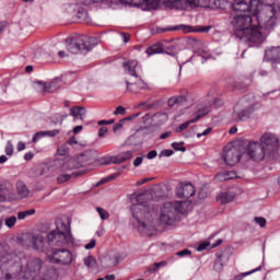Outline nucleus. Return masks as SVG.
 <instances>
[{
	"label": "nucleus",
	"instance_id": "f257e3e1",
	"mask_svg": "<svg viewBox=\"0 0 280 280\" xmlns=\"http://www.w3.org/2000/svg\"><path fill=\"white\" fill-rule=\"evenodd\" d=\"M0 270L7 271L0 280H56L58 275L54 269H43V260L38 257L27 259L24 252L0 254Z\"/></svg>",
	"mask_w": 280,
	"mask_h": 280
},
{
	"label": "nucleus",
	"instance_id": "f03ea898",
	"mask_svg": "<svg viewBox=\"0 0 280 280\" xmlns=\"http://www.w3.org/2000/svg\"><path fill=\"white\" fill-rule=\"evenodd\" d=\"M231 25L234 36L246 43L248 47H261L268 38L259 27L253 26V15L250 14H232Z\"/></svg>",
	"mask_w": 280,
	"mask_h": 280
},
{
	"label": "nucleus",
	"instance_id": "7ed1b4c3",
	"mask_svg": "<svg viewBox=\"0 0 280 280\" xmlns=\"http://www.w3.org/2000/svg\"><path fill=\"white\" fill-rule=\"evenodd\" d=\"M136 202L131 205L130 211L140 233L150 235L156 225L154 223V209L150 207L152 195L141 192L136 196Z\"/></svg>",
	"mask_w": 280,
	"mask_h": 280
},
{
	"label": "nucleus",
	"instance_id": "20e7f679",
	"mask_svg": "<svg viewBox=\"0 0 280 280\" xmlns=\"http://www.w3.org/2000/svg\"><path fill=\"white\" fill-rule=\"evenodd\" d=\"M56 230H52L47 235V245L57 246L58 248H71L75 244V238L71 234V223L69 220H57Z\"/></svg>",
	"mask_w": 280,
	"mask_h": 280
},
{
	"label": "nucleus",
	"instance_id": "39448f33",
	"mask_svg": "<svg viewBox=\"0 0 280 280\" xmlns=\"http://www.w3.org/2000/svg\"><path fill=\"white\" fill-rule=\"evenodd\" d=\"M191 207L190 201L165 202L160 211L159 222L164 226H172L180 220L183 213H187Z\"/></svg>",
	"mask_w": 280,
	"mask_h": 280
},
{
	"label": "nucleus",
	"instance_id": "423d86ee",
	"mask_svg": "<svg viewBox=\"0 0 280 280\" xmlns=\"http://www.w3.org/2000/svg\"><path fill=\"white\" fill-rule=\"evenodd\" d=\"M277 4H265L261 9H256L254 11V18L258 21V30H265L267 32H272L277 25Z\"/></svg>",
	"mask_w": 280,
	"mask_h": 280
},
{
	"label": "nucleus",
	"instance_id": "0eeeda50",
	"mask_svg": "<svg viewBox=\"0 0 280 280\" xmlns=\"http://www.w3.org/2000/svg\"><path fill=\"white\" fill-rule=\"evenodd\" d=\"M255 96L246 95L243 96L234 107L231 115V121L233 124H240L241 121H248L253 113H255Z\"/></svg>",
	"mask_w": 280,
	"mask_h": 280
},
{
	"label": "nucleus",
	"instance_id": "6e6552de",
	"mask_svg": "<svg viewBox=\"0 0 280 280\" xmlns=\"http://www.w3.org/2000/svg\"><path fill=\"white\" fill-rule=\"evenodd\" d=\"M95 162V158L91 154V151H86L79 160L69 159L68 161L55 160L52 165L56 167V173L60 172H72V170H80V167L84 165H93Z\"/></svg>",
	"mask_w": 280,
	"mask_h": 280
},
{
	"label": "nucleus",
	"instance_id": "1a4fd4ad",
	"mask_svg": "<svg viewBox=\"0 0 280 280\" xmlns=\"http://www.w3.org/2000/svg\"><path fill=\"white\" fill-rule=\"evenodd\" d=\"M95 162V158L91 154V151H86L79 160L69 159L68 161L55 160L52 165L56 167V173L60 172H72V170H80V167L84 165H93Z\"/></svg>",
	"mask_w": 280,
	"mask_h": 280
},
{
	"label": "nucleus",
	"instance_id": "9d476101",
	"mask_svg": "<svg viewBox=\"0 0 280 280\" xmlns=\"http://www.w3.org/2000/svg\"><path fill=\"white\" fill-rule=\"evenodd\" d=\"M96 45H100L97 37L80 35L78 38L66 39V47L70 54H80V51H91Z\"/></svg>",
	"mask_w": 280,
	"mask_h": 280
},
{
	"label": "nucleus",
	"instance_id": "9b49d317",
	"mask_svg": "<svg viewBox=\"0 0 280 280\" xmlns=\"http://www.w3.org/2000/svg\"><path fill=\"white\" fill-rule=\"evenodd\" d=\"M259 143L266 151L268 160L277 161V159H279L280 140L279 137H277V135L272 132H265L260 137Z\"/></svg>",
	"mask_w": 280,
	"mask_h": 280
},
{
	"label": "nucleus",
	"instance_id": "f8f14e48",
	"mask_svg": "<svg viewBox=\"0 0 280 280\" xmlns=\"http://www.w3.org/2000/svg\"><path fill=\"white\" fill-rule=\"evenodd\" d=\"M75 254L71 252V249L60 247L51 250V255L48 256V261L69 268V266L75 261Z\"/></svg>",
	"mask_w": 280,
	"mask_h": 280
},
{
	"label": "nucleus",
	"instance_id": "ddd939ff",
	"mask_svg": "<svg viewBox=\"0 0 280 280\" xmlns=\"http://www.w3.org/2000/svg\"><path fill=\"white\" fill-rule=\"evenodd\" d=\"M245 154L255 163H261V161H272L268 160V153L264 150V147L259 141H249L245 148Z\"/></svg>",
	"mask_w": 280,
	"mask_h": 280
},
{
	"label": "nucleus",
	"instance_id": "4468645a",
	"mask_svg": "<svg viewBox=\"0 0 280 280\" xmlns=\"http://www.w3.org/2000/svg\"><path fill=\"white\" fill-rule=\"evenodd\" d=\"M233 12H243L244 14H254L259 10V0H234L231 4Z\"/></svg>",
	"mask_w": 280,
	"mask_h": 280
},
{
	"label": "nucleus",
	"instance_id": "2eb2a0df",
	"mask_svg": "<svg viewBox=\"0 0 280 280\" xmlns=\"http://www.w3.org/2000/svg\"><path fill=\"white\" fill-rule=\"evenodd\" d=\"M65 9L68 14H74L79 23H91V18L89 16V11L82 7L80 3L66 4Z\"/></svg>",
	"mask_w": 280,
	"mask_h": 280
},
{
	"label": "nucleus",
	"instance_id": "dca6fc26",
	"mask_svg": "<svg viewBox=\"0 0 280 280\" xmlns=\"http://www.w3.org/2000/svg\"><path fill=\"white\" fill-rule=\"evenodd\" d=\"M209 113H211V106L209 104L206 106H199L197 109L196 117L179 125V127L175 131L183 132V130H187V128H189L191 124H196V121H199V119H202V117L209 115Z\"/></svg>",
	"mask_w": 280,
	"mask_h": 280
},
{
	"label": "nucleus",
	"instance_id": "f3484780",
	"mask_svg": "<svg viewBox=\"0 0 280 280\" xmlns=\"http://www.w3.org/2000/svg\"><path fill=\"white\" fill-rule=\"evenodd\" d=\"M223 160L226 163V165H229L230 167H233V165L242 161V152H240V149L235 147L230 149H224Z\"/></svg>",
	"mask_w": 280,
	"mask_h": 280
},
{
	"label": "nucleus",
	"instance_id": "a211bd4d",
	"mask_svg": "<svg viewBox=\"0 0 280 280\" xmlns=\"http://www.w3.org/2000/svg\"><path fill=\"white\" fill-rule=\"evenodd\" d=\"M177 198H184V200H189L192 196H196V187L191 183H180L179 187L176 189Z\"/></svg>",
	"mask_w": 280,
	"mask_h": 280
},
{
	"label": "nucleus",
	"instance_id": "6ab92c4d",
	"mask_svg": "<svg viewBox=\"0 0 280 280\" xmlns=\"http://www.w3.org/2000/svg\"><path fill=\"white\" fill-rule=\"evenodd\" d=\"M28 240L31 242V246L39 253H45V250H47V246H49L47 242H45V235L43 233L33 234L28 236Z\"/></svg>",
	"mask_w": 280,
	"mask_h": 280
},
{
	"label": "nucleus",
	"instance_id": "aec40b11",
	"mask_svg": "<svg viewBox=\"0 0 280 280\" xmlns=\"http://www.w3.org/2000/svg\"><path fill=\"white\" fill-rule=\"evenodd\" d=\"M264 60L271 65H280V46L266 48Z\"/></svg>",
	"mask_w": 280,
	"mask_h": 280
},
{
	"label": "nucleus",
	"instance_id": "412c9836",
	"mask_svg": "<svg viewBox=\"0 0 280 280\" xmlns=\"http://www.w3.org/2000/svg\"><path fill=\"white\" fill-rule=\"evenodd\" d=\"M159 0H131L132 8H143L144 10H155Z\"/></svg>",
	"mask_w": 280,
	"mask_h": 280
},
{
	"label": "nucleus",
	"instance_id": "4be33fe9",
	"mask_svg": "<svg viewBox=\"0 0 280 280\" xmlns=\"http://www.w3.org/2000/svg\"><path fill=\"white\" fill-rule=\"evenodd\" d=\"M145 54L148 55L149 58L150 56H154L156 54H167V56H176L175 52H170L165 50V45L163 43H156L152 45L145 50Z\"/></svg>",
	"mask_w": 280,
	"mask_h": 280
},
{
	"label": "nucleus",
	"instance_id": "5701e85b",
	"mask_svg": "<svg viewBox=\"0 0 280 280\" xmlns=\"http://www.w3.org/2000/svg\"><path fill=\"white\" fill-rule=\"evenodd\" d=\"M127 90L131 93H139V91H145L148 89V83L141 79H138L137 82L130 83L126 81Z\"/></svg>",
	"mask_w": 280,
	"mask_h": 280
},
{
	"label": "nucleus",
	"instance_id": "b1692460",
	"mask_svg": "<svg viewBox=\"0 0 280 280\" xmlns=\"http://www.w3.org/2000/svg\"><path fill=\"white\" fill-rule=\"evenodd\" d=\"M84 172L82 171H75L72 172L71 174L67 172H61V174L57 177V183L59 185H62L63 183L71 180V178H78V176H82Z\"/></svg>",
	"mask_w": 280,
	"mask_h": 280
},
{
	"label": "nucleus",
	"instance_id": "393cba45",
	"mask_svg": "<svg viewBox=\"0 0 280 280\" xmlns=\"http://www.w3.org/2000/svg\"><path fill=\"white\" fill-rule=\"evenodd\" d=\"M70 115L74 117V119H81V121H84L86 118V107L74 106L70 108Z\"/></svg>",
	"mask_w": 280,
	"mask_h": 280
},
{
	"label": "nucleus",
	"instance_id": "a878e982",
	"mask_svg": "<svg viewBox=\"0 0 280 280\" xmlns=\"http://www.w3.org/2000/svg\"><path fill=\"white\" fill-rule=\"evenodd\" d=\"M163 5L170 10H185V0H163Z\"/></svg>",
	"mask_w": 280,
	"mask_h": 280
},
{
	"label": "nucleus",
	"instance_id": "bb28decb",
	"mask_svg": "<svg viewBox=\"0 0 280 280\" xmlns=\"http://www.w3.org/2000/svg\"><path fill=\"white\" fill-rule=\"evenodd\" d=\"M235 176H237V174L233 171H222L214 176V180H217V183H224V180H231L235 178Z\"/></svg>",
	"mask_w": 280,
	"mask_h": 280
},
{
	"label": "nucleus",
	"instance_id": "cd10ccee",
	"mask_svg": "<svg viewBox=\"0 0 280 280\" xmlns=\"http://www.w3.org/2000/svg\"><path fill=\"white\" fill-rule=\"evenodd\" d=\"M35 84L40 93H54L56 91V82L44 83L43 81H37Z\"/></svg>",
	"mask_w": 280,
	"mask_h": 280
},
{
	"label": "nucleus",
	"instance_id": "c85d7f7f",
	"mask_svg": "<svg viewBox=\"0 0 280 280\" xmlns=\"http://www.w3.org/2000/svg\"><path fill=\"white\" fill-rule=\"evenodd\" d=\"M218 202L220 205H229V202H233L235 200V192L234 191H225L221 192L217 197Z\"/></svg>",
	"mask_w": 280,
	"mask_h": 280
},
{
	"label": "nucleus",
	"instance_id": "c756f323",
	"mask_svg": "<svg viewBox=\"0 0 280 280\" xmlns=\"http://www.w3.org/2000/svg\"><path fill=\"white\" fill-rule=\"evenodd\" d=\"M133 154H135V151H125L118 154L117 156L113 158V163H115V165L126 163V161L132 159Z\"/></svg>",
	"mask_w": 280,
	"mask_h": 280
},
{
	"label": "nucleus",
	"instance_id": "7c9ffc66",
	"mask_svg": "<svg viewBox=\"0 0 280 280\" xmlns=\"http://www.w3.org/2000/svg\"><path fill=\"white\" fill-rule=\"evenodd\" d=\"M137 65H138L137 60H130L122 63V67L125 71L129 73V75H132V78H137Z\"/></svg>",
	"mask_w": 280,
	"mask_h": 280
},
{
	"label": "nucleus",
	"instance_id": "2f4dec72",
	"mask_svg": "<svg viewBox=\"0 0 280 280\" xmlns=\"http://www.w3.org/2000/svg\"><path fill=\"white\" fill-rule=\"evenodd\" d=\"M229 261V257H226L224 254H217V259L214 261V268L220 272L226 266V262Z\"/></svg>",
	"mask_w": 280,
	"mask_h": 280
},
{
	"label": "nucleus",
	"instance_id": "473e14b6",
	"mask_svg": "<svg viewBox=\"0 0 280 280\" xmlns=\"http://www.w3.org/2000/svg\"><path fill=\"white\" fill-rule=\"evenodd\" d=\"M16 190H18V195L21 198H27L30 196V189H27V186L23 182L16 183Z\"/></svg>",
	"mask_w": 280,
	"mask_h": 280
},
{
	"label": "nucleus",
	"instance_id": "72a5a7b5",
	"mask_svg": "<svg viewBox=\"0 0 280 280\" xmlns=\"http://www.w3.org/2000/svg\"><path fill=\"white\" fill-rule=\"evenodd\" d=\"M126 259V255L121 253H116L109 257L110 266H119Z\"/></svg>",
	"mask_w": 280,
	"mask_h": 280
},
{
	"label": "nucleus",
	"instance_id": "f704fd0d",
	"mask_svg": "<svg viewBox=\"0 0 280 280\" xmlns=\"http://www.w3.org/2000/svg\"><path fill=\"white\" fill-rule=\"evenodd\" d=\"M10 189V182H2L0 184V202H5L8 198L3 195V191H8Z\"/></svg>",
	"mask_w": 280,
	"mask_h": 280
},
{
	"label": "nucleus",
	"instance_id": "c9c22d12",
	"mask_svg": "<svg viewBox=\"0 0 280 280\" xmlns=\"http://www.w3.org/2000/svg\"><path fill=\"white\" fill-rule=\"evenodd\" d=\"M259 270H261V266H259L250 271L240 273V275L235 276L233 280H244V278L249 277V275H255V272H259Z\"/></svg>",
	"mask_w": 280,
	"mask_h": 280
},
{
	"label": "nucleus",
	"instance_id": "e433bc0d",
	"mask_svg": "<svg viewBox=\"0 0 280 280\" xmlns=\"http://www.w3.org/2000/svg\"><path fill=\"white\" fill-rule=\"evenodd\" d=\"M34 213H36L35 209L20 211L18 212V220H25V218H30V215H34Z\"/></svg>",
	"mask_w": 280,
	"mask_h": 280
},
{
	"label": "nucleus",
	"instance_id": "4c0bfd02",
	"mask_svg": "<svg viewBox=\"0 0 280 280\" xmlns=\"http://www.w3.org/2000/svg\"><path fill=\"white\" fill-rule=\"evenodd\" d=\"M16 220L18 218L14 217V215H11V217H8L5 220H4V224L8 229H14L15 224H16Z\"/></svg>",
	"mask_w": 280,
	"mask_h": 280
},
{
	"label": "nucleus",
	"instance_id": "58836bf2",
	"mask_svg": "<svg viewBox=\"0 0 280 280\" xmlns=\"http://www.w3.org/2000/svg\"><path fill=\"white\" fill-rule=\"evenodd\" d=\"M186 97L185 96H177V97H172L168 100V106H174L176 104H183L184 102H186Z\"/></svg>",
	"mask_w": 280,
	"mask_h": 280
},
{
	"label": "nucleus",
	"instance_id": "ea45409f",
	"mask_svg": "<svg viewBox=\"0 0 280 280\" xmlns=\"http://www.w3.org/2000/svg\"><path fill=\"white\" fill-rule=\"evenodd\" d=\"M185 142H173L172 148L175 152H187V148L180 147L184 145Z\"/></svg>",
	"mask_w": 280,
	"mask_h": 280
},
{
	"label": "nucleus",
	"instance_id": "a19ab883",
	"mask_svg": "<svg viewBox=\"0 0 280 280\" xmlns=\"http://www.w3.org/2000/svg\"><path fill=\"white\" fill-rule=\"evenodd\" d=\"M96 211L101 220H108V218H110V214L108 213V211L104 210L103 208L97 207Z\"/></svg>",
	"mask_w": 280,
	"mask_h": 280
},
{
	"label": "nucleus",
	"instance_id": "79ce46f5",
	"mask_svg": "<svg viewBox=\"0 0 280 280\" xmlns=\"http://www.w3.org/2000/svg\"><path fill=\"white\" fill-rule=\"evenodd\" d=\"M164 266H167L166 261L154 262L152 267L149 269V272H156L159 268H163Z\"/></svg>",
	"mask_w": 280,
	"mask_h": 280
},
{
	"label": "nucleus",
	"instance_id": "37998d69",
	"mask_svg": "<svg viewBox=\"0 0 280 280\" xmlns=\"http://www.w3.org/2000/svg\"><path fill=\"white\" fill-rule=\"evenodd\" d=\"M83 261L84 266H86L88 268H93V266H95V258H93V256L85 257Z\"/></svg>",
	"mask_w": 280,
	"mask_h": 280
},
{
	"label": "nucleus",
	"instance_id": "c03bdc74",
	"mask_svg": "<svg viewBox=\"0 0 280 280\" xmlns=\"http://www.w3.org/2000/svg\"><path fill=\"white\" fill-rule=\"evenodd\" d=\"M40 139H45V132L44 131H37L32 139V143H38Z\"/></svg>",
	"mask_w": 280,
	"mask_h": 280
},
{
	"label": "nucleus",
	"instance_id": "a18cd8bd",
	"mask_svg": "<svg viewBox=\"0 0 280 280\" xmlns=\"http://www.w3.org/2000/svg\"><path fill=\"white\" fill-rule=\"evenodd\" d=\"M58 153L60 154V156H67V154H69V144H67V142L65 144H62L58 149Z\"/></svg>",
	"mask_w": 280,
	"mask_h": 280
},
{
	"label": "nucleus",
	"instance_id": "49530a36",
	"mask_svg": "<svg viewBox=\"0 0 280 280\" xmlns=\"http://www.w3.org/2000/svg\"><path fill=\"white\" fill-rule=\"evenodd\" d=\"M222 1L224 0H208V3L210 8L218 10L219 8H222Z\"/></svg>",
	"mask_w": 280,
	"mask_h": 280
},
{
	"label": "nucleus",
	"instance_id": "de8ad7c7",
	"mask_svg": "<svg viewBox=\"0 0 280 280\" xmlns=\"http://www.w3.org/2000/svg\"><path fill=\"white\" fill-rule=\"evenodd\" d=\"M5 154H7V156H12V154H14V145L12 144V141H10V140L7 142Z\"/></svg>",
	"mask_w": 280,
	"mask_h": 280
},
{
	"label": "nucleus",
	"instance_id": "09e8293b",
	"mask_svg": "<svg viewBox=\"0 0 280 280\" xmlns=\"http://www.w3.org/2000/svg\"><path fill=\"white\" fill-rule=\"evenodd\" d=\"M254 222L259 225L260 229H264L266 226V219L264 217H256L254 219Z\"/></svg>",
	"mask_w": 280,
	"mask_h": 280
},
{
	"label": "nucleus",
	"instance_id": "8fccbe9b",
	"mask_svg": "<svg viewBox=\"0 0 280 280\" xmlns=\"http://www.w3.org/2000/svg\"><path fill=\"white\" fill-rule=\"evenodd\" d=\"M210 246H211L210 242H203L198 245L197 250L198 253H202V250H207V248H209Z\"/></svg>",
	"mask_w": 280,
	"mask_h": 280
},
{
	"label": "nucleus",
	"instance_id": "3c124183",
	"mask_svg": "<svg viewBox=\"0 0 280 280\" xmlns=\"http://www.w3.org/2000/svg\"><path fill=\"white\" fill-rule=\"evenodd\" d=\"M173 155H174V150L165 149V150L161 151L160 159H163V156H173Z\"/></svg>",
	"mask_w": 280,
	"mask_h": 280
},
{
	"label": "nucleus",
	"instance_id": "603ef678",
	"mask_svg": "<svg viewBox=\"0 0 280 280\" xmlns=\"http://www.w3.org/2000/svg\"><path fill=\"white\" fill-rule=\"evenodd\" d=\"M202 52L206 55H199V58H201V62H202V65H205V62L208 61L209 58H211V55H209L208 49L202 50Z\"/></svg>",
	"mask_w": 280,
	"mask_h": 280
},
{
	"label": "nucleus",
	"instance_id": "864d4df0",
	"mask_svg": "<svg viewBox=\"0 0 280 280\" xmlns=\"http://www.w3.org/2000/svg\"><path fill=\"white\" fill-rule=\"evenodd\" d=\"M57 135H60L58 129L44 131V137H56Z\"/></svg>",
	"mask_w": 280,
	"mask_h": 280
},
{
	"label": "nucleus",
	"instance_id": "5fc2aeb1",
	"mask_svg": "<svg viewBox=\"0 0 280 280\" xmlns=\"http://www.w3.org/2000/svg\"><path fill=\"white\" fill-rule=\"evenodd\" d=\"M97 244L95 238H92L90 243L84 245L85 250H92V248Z\"/></svg>",
	"mask_w": 280,
	"mask_h": 280
},
{
	"label": "nucleus",
	"instance_id": "6e6d98bb",
	"mask_svg": "<svg viewBox=\"0 0 280 280\" xmlns=\"http://www.w3.org/2000/svg\"><path fill=\"white\" fill-rule=\"evenodd\" d=\"M177 257H187L191 255V250L189 249H183L176 253Z\"/></svg>",
	"mask_w": 280,
	"mask_h": 280
},
{
	"label": "nucleus",
	"instance_id": "4d7b16f0",
	"mask_svg": "<svg viewBox=\"0 0 280 280\" xmlns=\"http://www.w3.org/2000/svg\"><path fill=\"white\" fill-rule=\"evenodd\" d=\"M114 115H126V107L118 106L116 110L114 112Z\"/></svg>",
	"mask_w": 280,
	"mask_h": 280
},
{
	"label": "nucleus",
	"instance_id": "13d9d810",
	"mask_svg": "<svg viewBox=\"0 0 280 280\" xmlns=\"http://www.w3.org/2000/svg\"><path fill=\"white\" fill-rule=\"evenodd\" d=\"M211 130H213V128L208 127L205 131H202L201 133H197V139H200L201 137H207V135H209L211 132Z\"/></svg>",
	"mask_w": 280,
	"mask_h": 280
},
{
	"label": "nucleus",
	"instance_id": "bf43d9fd",
	"mask_svg": "<svg viewBox=\"0 0 280 280\" xmlns=\"http://www.w3.org/2000/svg\"><path fill=\"white\" fill-rule=\"evenodd\" d=\"M158 153L156 150H152L147 154V159H149V161H152V159H156Z\"/></svg>",
	"mask_w": 280,
	"mask_h": 280
},
{
	"label": "nucleus",
	"instance_id": "052dcab7",
	"mask_svg": "<svg viewBox=\"0 0 280 280\" xmlns=\"http://www.w3.org/2000/svg\"><path fill=\"white\" fill-rule=\"evenodd\" d=\"M106 132H108V128L107 127H101L98 130V137L102 139V137H104L106 135Z\"/></svg>",
	"mask_w": 280,
	"mask_h": 280
},
{
	"label": "nucleus",
	"instance_id": "680f3d73",
	"mask_svg": "<svg viewBox=\"0 0 280 280\" xmlns=\"http://www.w3.org/2000/svg\"><path fill=\"white\" fill-rule=\"evenodd\" d=\"M141 163H143V158L142 156H138L133 161V166L135 167H139V165H141Z\"/></svg>",
	"mask_w": 280,
	"mask_h": 280
},
{
	"label": "nucleus",
	"instance_id": "e2e57ef3",
	"mask_svg": "<svg viewBox=\"0 0 280 280\" xmlns=\"http://www.w3.org/2000/svg\"><path fill=\"white\" fill-rule=\"evenodd\" d=\"M67 145H78V140H75V137H72L67 140Z\"/></svg>",
	"mask_w": 280,
	"mask_h": 280
},
{
	"label": "nucleus",
	"instance_id": "0e129e2a",
	"mask_svg": "<svg viewBox=\"0 0 280 280\" xmlns=\"http://www.w3.org/2000/svg\"><path fill=\"white\" fill-rule=\"evenodd\" d=\"M120 36H121L124 43H130V34L121 33Z\"/></svg>",
	"mask_w": 280,
	"mask_h": 280
},
{
	"label": "nucleus",
	"instance_id": "69168bd1",
	"mask_svg": "<svg viewBox=\"0 0 280 280\" xmlns=\"http://www.w3.org/2000/svg\"><path fill=\"white\" fill-rule=\"evenodd\" d=\"M110 180H113V176L105 177L98 182V185H104V183H109Z\"/></svg>",
	"mask_w": 280,
	"mask_h": 280
},
{
	"label": "nucleus",
	"instance_id": "338daca9",
	"mask_svg": "<svg viewBox=\"0 0 280 280\" xmlns=\"http://www.w3.org/2000/svg\"><path fill=\"white\" fill-rule=\"evenodd\" d=\"M23 150H25V144H24V142H19V143H18V152H23Z\"/></svg>",
	"mask_w": 280,
	"mask_h": 280
},
{
	"label": "nucleus",
	"instance_id": "774afa93",
	"mask_svg": "<svg viewBox=\"0 0 280 280\" xmlns=\"http://www.w3.org/2000/svg\"><path fill=\"white\" fill-rule=\"evenodd\" d=\"M103 279L104 280H115V275H107Z\"/></svg>",
	"mask_w": 280,
	"mask_h": 280
}]
</instances>
